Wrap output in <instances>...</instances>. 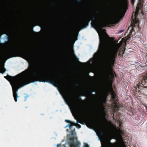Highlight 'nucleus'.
<instances>
[{
    "label": "nucleus",
    "instance_id": "1",
    "mask_svg": "<svg viewBox=\"0 0 147 147\" xmlns=\"http://www.w3.org/2000/svg\"><path fill=\"white\" fill-rule=\"evenodd\" d=\"M98 32L99 37L98 53L102 55L105 61L112 64L115 60V56L117 54V51L122 45V40H121L118 43L115 42L107 48L104 49V47L105 45L104 37L99 32Z\"/></svg>",
    "mask_w": 147,
    "mask_h": 147
},
{
    "label": "nucleus",
    "instance_id": "2",
    "mask_svg": "<svg viewBox=\"0 0 147 147\" xmlns=\"http://www.w3.org/2000/svg\"><path fill=\"white\" fill-rule=\"evenodd\" d=\"M30 78L27 74H21L12 85L13 96L14 97L18 94V90L26 85V82L30 80Z\"/></svg>",
    "mask_w": 147,
    "mask_h": 147
},
{
    "label": "nucleus",
    "instance_id": "3",
    "mask_svg": "<svg viewBox=\"0 0 147 147\" xmlns=\"http://www.w3.org/2000/svg\"><path fill=\"white\" fill-rule=\"evenodd\" d=\"M138 7H137L136 9V10L134 14V16L132 17L133 19V25H132V29H134V28L136 26L135 25L138 22V20H137L136 18L138 14Z\"/></svg>",
    "mask_w": 147,
    "mask_h": 147
},
{
    "label": "nucleus",
    "instance_id": "4",
    "mask_svg": "<svg viewBox=\"0 0 147 147\" xmlns=\"http://www.w3.org/2000/svg\"><path fill=\"white\" fill-rule=\"evenodd\" d=\"M109 91H111L112 92H113L112 88H105L103 92V95L107 97L108 96L109 92Z\"/></svg>",
    "mask_w": 147,
    "mask_h": 147
},
{
    "label": "nucleus",
    "instance_id": "5",
    "mask_svg": "<svg viewBox=\"0 0 147 147\" xmlns=\"http://www.w3.org/2000/svg\"><path fill=\"white\" fill-rule=\"evenodd\" d=\"M23 74H27L28 76H29L30 78V80L28 81H27V82H26V85H28L30 84H31V83H34L35 84H36V85H37V84L36 82L37 81V80H35L34 81L30 82V81L31 80V78L30 76L29 75V71H26L25 72H23Z\"/></svg>",
    "mask_w": 147,
    "mask_h": 147
},
{
    "label": "nucleus",
    "instance_id": "6",
    "mask_svg": "<svg viewBox=\"0 0 147 147\" xmlns=\"http://www.w3.org/2000/svg\"><path fill=\"white\" fill-rule=\"evenodd\" d=\"M2 35L0 37V43H4L8 39V38L7 35H5V36L3 38H2Z\"/></svg>",
    "mask_w": 147,
    "mask_h": 147
},
{
    "label": "nucleus",
    "instance_id": "7",
    "mask_svg": "<svg viewBox=\"0 0 147 147\" xmlns=\"http://www.w3.org/2000/svg\"><path fill=\"white\" fill-rule=\"evenodd\" d=\"M47 82L50 84L53 85V86H55L53 80H47Z\"/></svg>",
    "mask_w": 147,
    "mask_h": 147
},
{
    "label": "nucleus",
    "instance_id": "8",
    "mask_svg": "<svg viewBox=\"0 0 147 147\" xmlns=\"http://www.w3.org/2000/svg\"><path fill=\"white\" fill-rule=\"evenodd\" d=\"M16 96L15 97H14V99H15V100L16 102H17L18 98L20 97V96H18V94H16Z\"/></svg>",
    "mask_w": 147,
    "mask_h": 147
},
{
    "label": "nucleus",
    "instance_id": "9",
    "mask_svg": "<svg viewBox=\"0 0 147 147\" xmlns=\"http://www.w3.org/2000/svg\"><path fill=\"white\" fill-rule=\"evenodd\" d=\"M70 125V123H69L68 124H67L64 127V128H66L67 127H69Z\"/></svg>",
    "mask_w": 147,
    "mask_h": 147
},
{
    "label": "nucleus",
    "instance_id": "10",
    "mask_svg": "<svg viewBox=\"0 0 147 147\" xmlns=\"http://www.w3.org/2000/svg\"><path fill=\"white\" fill-rule=\"evenodd\" d=\"M25 94L26 95V96H25L24 97L25 99L24 100V101H26V99L28 96V95L27 94Z\"/></svg>",
    "mask_w": 147,
    "mask_h": 147
},
{
    "label": "nucleus",
    "instance_id": "11",
    "mask_svg": "<svg viewBox=\"0 0 147 147\" xmlns=\"http://www.w3.org/2000/svg\"><path fill=\"white\" fill-rule=\"evenodd\" d=\"M107 70L106 69H105L103 70L104 73H105L106 72H107Z\"/></svg>",
    "mask_w": 147,
    "mask_h": 147
},
{
    "label": "nucleus",
    "instance_id": "12",
    "mask_svg": "<svg viewBox=\"0 0 147 147\" xmlns=\"http://www.w3.org/2000/svg\"><path fill=\"white\" fill-rule=\"evenodd\" d=\"M5 70L1 72V73H2V74H3L5 72V71H6V69L5 68Z\"/></svg>",
    "mask_w": 147,
    "mask_h": 147
},
{
    "label": "nucleus",
    "instance_id": "13",
    "mask_svg": "<svg viewBox=\"0 0 147 147\" xmlns=\"http://www.w3.org/2000/svg\"><path fill=\"white\" fill-rule=\"evenodd\" d=\"M83 147H87L85 142L84 143V145L83 146Z\"/></svg>",
    "mask_w": 147,
    "mask_h": 147
},
{
    "label": "nucleus",
    "instance_id": "14",
    "mask_svg": "<svg viewBox=\"0 0 147 147\" xmlns=\"http://www.w3.org/2000/svg\"><path fill=\"white\" fill-rule=\"evenodd\" d=\"M65 121L67 123H68L69 121V120L68 119H65Z\"/></svg>",
    "mask_w": 147,
    "mask_h": 147
},
{
    "label": "nucleus",
    "instance_id": "15",
    "mask_svg": "<svg viewBox=\"0 0 147 147\" xmlns=\"http://www.w3.org/2000/svg\"><path fill=\"white\" fill-rule=\"evenodd\" d=\"M77 127L79 129L80 128H81V125H79Z\"/></svg>",
    "mask_w": 147,
    "mask_h": 147
},
{
    "label": "nucleus",
    "instance_id": "16",
    "mask_svg": "<svg viewBox=\"0 0 147 147\" xmlns=\"http://www.w3.org/2000/svg\"><path fill=\"white\" fill-rule=\"evenodd\" d=\"M47 80H45V81H44V80H42V82H43V83H45V82H47Z\"/></svg>",
    "mask_w": 147,
    "mask_h": 147
},
{
    "label": "nucleus",
    "instance_id": "17",
    "mask_svg": "<svg viewBox=\"0 0 147 147\" xmlns=\"http://www.w3.org/2000/svg\"><path fill=\"white\" fill-rule=\"evenodd\" d=\"M75 131L74 130H72V133H73V134H74V133Z\"/></svg>",
    "mask_w": 147,
    "mask_h": 147
},
{
    "label": "nucleus",
    "instance_id": "18",
    "mask_svg": "<svg viewBox=\"0 0 147 147\" xmlns=\"http://www.w3.org/2000/svg\"><path fill=\"white\" fill-rule=\"evenodd\" d=\"M70 127H71V128L73 126H74V125H73L72 124H70Z\"/></svg>",
    "mask_w": 147,
    "mask_h": 147
},
{
    "label": "nucleus",
    "instance_id": "19",
    "mask_svg": "<svg viewBox=\"0 0 147 147\" xmlns=\"http://www.w3.org/2000/svg\"><path fill=\"white\" fill-rule=\"evenodd\" d=\"M70 122H71V123H74V124H76L75 123V122H73V121H70Z\"/></svg>",
    "mask_w": 147,
    "mask_h": 147
},
{
    "label": "nucleus",
    "instance_id": "20",
    "mask_svg": "<svg viewBox=\"0 0 147 147\" xmlns=\"http://www.w3.org/2000/svg\"><path fill=\"white\" fill-rule=\"evenodd\" d=\"M59 145V144H58V143L57 144H56V146H57V147H58Z\"/></svg>",
    "mask_w": 147,
    "mask_h": 147
},
{
    "label": "nucleus",
    "instance_id": "21",
    "mask_svg": "<svg viewBox=\"0 0 147 147\" xmlns=\"http://www.w3.org/2000/svg\"><path fill=\"white\" fill-rule=\"evenodd\" d=\"M76 122L77 123H79V122L78 121V120H76Z\"/></svg>",
    "mask_w": 147,
    "mask_h": 147
},
{
    "label": "nucleus",
    "instance_id": "22",
    "mask_svg": "<svg viewBox=\"0 0 147 147\" xmlns=\"http://www.w3.org/2000/svg\"><path fill=\"white\" fill-rule=\"evenodd\" d=\"M38 82H42V80H39L38 81Z\"/></svg>",
    "mask_w": 147,
    "mask_h": 147
},
{
    "label": "nucleus",
    "instance_id": "23",
    "mask_svg": "<svg viewBox=\"0 0 147 147\" xmlns=\"http://www.w3.org/2000/svg\"><path fill=\"white\" fill-rule=\"evenodd\" d=\"M98 140L99 141H100V139L99 138H98Z\"/></svg>",
    "mask_w": 147,
    "mask_h": 147
},
{
    "label": "nucleus",
    "instance_id": "24",
    "mask_svg": "<svg viewBox=\"0 0 147 147\" xmlns=\"http://www.w3.org/2000/svg\"><path fill=\"white\" fill-rule=\"evenodd\" d=\"M78 1H81V0H78Z\"/></svg>",
    "mask_w": 147,
    "mask_h": 147
},
{
    "label": "nucleus",
    "instance_id": "25",
    "mask_svg": "<svg viewBox=\"0 0 147 147\" xmlns=\"http://www.w3.org/2000/svg\"><path fill=\"white\" fill-rule=\"evenodd\" d=\"M55 135H56V136H57V134L55 133Z\"/></svg>",
    "mask_w": 147,
    "mask_h": 147
},
{
    "label": "nucleus",
    "instance_id": "26",
    "mask_svg": "<svg viewBox=\"0 0 147 147\" xmlns=\"http://www.w3.org/2000/svg\"><path fill=\"white\" fill-rule=\"evenodd\" d=\"M44 115V114H41V115Z\"/></svg>",
    "mask_w": 147,
    "mask_h": 147
},
{
    "label": "nucleus",
    "instance_id": "27",
    "mask_svg": "<svg viewBox=\"0 0 147 147\" xmlns=\"http://www.w3.org/2000/svg\"><path fill=\"white\" fill-rule=\"evenodd\" d=\"M66 103L67 104V102H66Z\"/></svg>",
    "mask_w": 147,
    "mask_h": 147
},
{
    "label": "nucleus",
    "instance_id": "28",
    "mask_svg": "<svg viewBox=\"0 0 147 147\" xmlns=\"http://www.w3.org/2000/svg\"><path fill=\"white\" fill-rule=\"evenodd\" d=\"M5 62L4 63V65H5Z\"/></svg>",
    "mask_w": 147,
    "mask_h": 147
},
{
    "label": "nucleus",
    "instance_id": "29",
    "mask_svg": "<svg viewBox=\"0 0 147 147\" xmlns=\"http://www.w3.org/2000/svg\"><path fill=\"white\" fill-rule=\"evenodd\" d=\"M93 93V92H92V94Z\"/></svg>",
    "mask_w": 147,
    "mask_h": 147
},
{
    "label": "nucleus",
    "instance_id": "30",
    "mask_svg": "<svg viewBox=\"0 0 147 147\" xmlns=\"http://www.w3.org/2000/svg\"><path fill=\"white\" fill-rule=\"evenodd\" d=\"M123 32V30L121 32Z\"/></svg>",
    "mask_w": 147,
    "mask_h": 147
},
{
    "label": "nucleus",
    "instance_id": "31",
    "mask_svg": "<svg viewBox=\"0 0 147 147\" xmlns=\"http://www.w3.org/2000/svg\"><path fill=\"white\" fill-rule=\"evenodd\" d=\"M27 108V107H26V108Z\"/></svg>",
    "mask_w": 147,
    "mask_h": 147
}]
</instances>
